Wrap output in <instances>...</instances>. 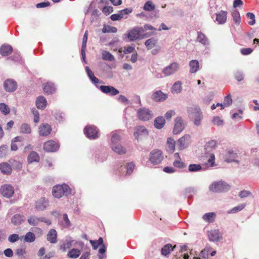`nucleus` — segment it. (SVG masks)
I'll list each match as a JSON object with an SVG mask.
<instances>
[{"mask_svg": "<svg viewBox=\"0 0 259 259\" xmlns=\"http://www.w3.org/2000/svg\"><path fill=\"white\" fill-rule=\"evenodd\" d=\"M71 193L70 187L66 184L56 185L53 188L52 194L54 197L60 198L63 195L68 196Z\"/></svg>", "mask_w": 259, "mask_h": 259, "instance_id": "obj_1", "label": "nucleus"}, {"mask_svg": "<svg viewBox=\"0 0 259 259\" xmlns=\"http://www.w3.org/2000/svg\"><path fill=\"white\" fill-rule=\"evenodd\" d=\"M230 186L223 181L214 182L209 185V190L213 193H222L229 191Z\"/></svg>", "mask_w": 259, "mask_h": 259, "instance_id": "obj_2", "label": "nucleus"}, {"mask_svg": "<svg viewBox=\"0 0 259 259\" xmlns=\"http://www.w3.org/2000/svg\"><path fill=\"white\" fill-rule=\"evenodd\" d=\"M203 118V113L200 108L197 106L194 107L192 112V119L194 124L196 126H200Z\"/></svg>", "mask_w": 259, "mask_h": 259, "instance_id": "obj_3", "label": "nucleus"}, {"mask_svg": "<svg viewBox=\"0 0 259 259\" xmlns=\"http://www.w3.org/2000/svg\"><path fill=\"white\" fill-rule=\"evenodd\" d=\"M163 159V155L161 151L159 150H154L152 151L149 155V160L153 164L160 163Z\"/></svg>", "mask_w": 259, "mask_h": 259, "instance_id": "obj_4", "label": "nucleus"}, {"mask_svg": "<svg viewBox=\"0 0 259 259\" xmlns=\"http://www.w3.org/2000/svg\"><path fill=\"white\" fill-rule=\"evenodd\" d=\"M142 30L141 27L136 26L128 30L127 33L125 35L130 40L134 41L138 39L140 36L142 35Z\"/></svg>", "mask_w": 259, "mask_h": 259, "instance_id": "obj_5", "label": "nucleus"}, {"mask_svg": "<svg viewBox=\"0 0 259 259\" xmlns=\"http://www.w3.org/2000/svg\"><path fill=\"white\" fill-rule=\"evenodd\" d=\"M84 133L91 139H96L99 137V130L94 125H87L84 128Z\"/></svg>", "mask_w": 259, "mask_h": 259, "instance_id": "obj_6", "label": "nucleus"}, {"mask_svg": "<svg viewBox=\"0 0 259 259\" xmlns=\"http://www.w3.org/2000/svg\"><path fill=\"white\" fill-rule=\"evenodd\" d=\"M14 188L11 185L4 184L1 186L0 193L2 195L7 198H11L14 194Z\"/></svg>", "mask_w": 259, "mask_h": 259, "instance_id": "obj_7", "label": "nucleus"}, {"mask_svg": "<svg viewBox=\"0 0 259 259\" xmlns=\"http://www.w3.org/2000/svg\"><path fill=\"white\" fill-rule=\"evenodd\" d=\"M137 116L140 120L147 121L152 117L151 111L146 108H142L137 110Z\"/></svg>", "mask_w": 259, "mask_h": 259, "instance_id": "obj_8", "label": "nucleus"}, {"mask_svg": "<svg viewBox=\"0 0 259 259\" xmlns=\"http://www.w3.org/2000/svg\"><path fill=\"white\" fill-rule=\"evenodd\" d=\"M174 121L173 133L175 135L179 134L184 130L186 123L180 116L177 117Z\"/></svg>", "mask_w": 259, "mask_h": 259, "instance_id": "obj_9", "label": "nucleus"}, {"mask_svg": "<svg viewBox=\"0 0 259 259\" xmlns=\"http://www.w3.org/2000/svg\"><path fill=\"white\" fill-rule=\"evenodd\" d=\"M180 67L179 64L177 62H172L164 67L162 70V73L165 76H168L175 74Z\"/></svg>", "mask_w": 259, "mask_h": 259, "instance_id": "obj_10", "label": "nucleus"}, {"mask_svg": "<svg viewBox=\"0 0 259 259\" xmlns=\"http://www.w3.org/2000/svg\"><path fill=\"white\" fill-rule=\"evenodd\" d=\"M49 204V201L48 199L41 197L35 202L34 206L37 211H44L46 209Z\"/></svg>", "mask_w": 259, "mask_h": 259, "instance_id": "obj_11", "label": "nucleus"}, {"mask_svg": "<svg viewBox=\"0 0 259 259\" xmlns=\"http://www.w3.org/2000/svg\"><path fill=\"white\" fill-rule=\"evenodd\" d=\"M60 147L59 144L53 140H50L44 145V150L49 152H54L57 151Z\"/></svg>", "mask_w": 259, "mask_h": 259, "instance_id": "obj_12", "label": "nucleus"}, {"mask_svg": "<svg viewBox=\"0 0 259 259\" xmlns=\"http://www.w3.org/2000/svg\"><path fill=\"white\" fill-rule=\"evenodd\" d=\"M4 88L7 92H13L17 89V83L13 79H8L4 81Z\"/></svg>", "mask_w": 259, "mask_h": 259, "instance_id": "obj_13", "label": "nucleus"}, {"mask_svg": "<svg viewBox=\"0 0 259 259\" xmlns=\"http://www.w3.org/2000/svg\"><path fill=\"white\" fill-rule=\"evenodd\" d=\"M98 88H99L103 93L111 96H115L119 93L117 89L112 86L101 85Z\"/></svg>", "mask_w": 259, "mask_h": 259, "instance_id": "obj_14", "label": "nucleus"}, {"mask_svg": "<svg viewBox=\"0 0 259 259\" xmlns=\"http://www.w3.org/2000/svg\"><path fill=\"white\" fill-rule=\"evenodd\" d=\"M191 143V136L185 135L178 141V145L180 149L186 148Z\"/></svg>", "mask_w": 259, "mask_h": 259, "instance_id": "obj_15", "label": "nucleus"}, {"mask_svg": "<svg viewBox=\"0 0 259 259\" xmlns=\"http://www.w3.org/2000/svg\"><path fill=\"white\" fill-rule=\"evenodd\" d=\"M167 98V95L163 93L161 91H156L151 95V99L157 102H163Z\"/></svg>", "mask_w": 259, "mask_h": 259, "instance_id": "obj_16", "label": "nucleus"}, {"mask_svg": "<svg viewBox=\"0 0 259 259\" xmlns=\"http://www.w3.org/2000/svg\"><path fill=\"white\" fill-rule=\"evenodd\" d=\"M237 155L236 152L232 150L226 151L224 156V160L226 162L230 163L232 162H236L238 163V161L236 160Z\"/></svg>", "mask_w": 259, "mask_h": 259, "instance_id": "obj_17", "label": "nucleus"}, {"mask_svg": "<svg viewBox=\"0 0 259 259\" xmlns=\"http://www.w3.org/2000/svg\"><path fill=\"white\" fill-rule=\"evenodd\" d=\"M208 237L210 241L218 242L222 239V235L219 230H213L208 232Z\"/></svg>", "mask_w": 259, "mask_h": 259, "instance_id": "obj_18", "label": "nucleus"}, {"mask_svg": "<svg viewBox=\"0 0 259 259\" xmlns=\"http://www.w3.org/2000/svg\"><path fill=\"white\" fill-rule=\"evenodd\" d=\"M85 69L87 75L92 81L93 83H94L97 88H98L99 86L98 84L99 83H102V81H100L98 78H97L95 75L93 71L90 69L89 67L86 66L85 67Z\"/></svg>", "mask_w": 259, "mask_h": 259, "instance_id": "obj_19", "label": "nucleus"}, {"mask_svg": "<svg viewBox=\"0 0 259 259\" xmlns=\"http://www.w3.org/2000/svg\"><path fill=\"white\" fill-rule=\"evenodd\" d=\"M227 12L221 11L216 14L215 21L218 24H224L226 22Z\"/></svg>", "mask_w": 259, "mask_h": 259, "instance_id": "obj_20", "label": "nucleus"}, {"mask_svg": "<svg viewBox=\"0 0 259 259\" xmlns=\"http://www.w3.org/2000/svg\"><path fill=\"white\" fill-rule=\"evenodd\" d=\"M0 171L5 175H10L12 172V166L6 162H3L0 163Z\"/></svg>", "mask_w": 259, "mask_h": 259, "instance_id": "obj_21", "label": "nucleus"}, {"mask_svg": "<svg viewBox=\"0 0 259 259\" xmlns=\"http://www.w3.org/2000/svg\"><path fill=\"white\" fill-rule=\"evenodd\" d=\"M148 135V132L144 126H138L135 128L134 135L136 139H138L141 136H146Z\"/></svg>", "mask_w": 259, "mask_h": 259, "instance_id": "obj_22", "label": "nucleus"}, {"mask_svg": "<svg viewBox=\"0 0 259 259\" xmlns=\"http://www.w3.org/2000/svg\"><path fill=\"white\" fill-rule=\"evenodd\" d=\"M25 220L24 215L20 213H17L12 217L11 223L15 226H19L22 224Z\"/></svg>", "mask_w": 259, "mask_h": 259, "instance_id": "obj_23", "label": "nucleus"}, {"mask_svg": "<svg viewBox=\"0 0 259 259\" xmlns=\"http://www.w3.org/2000/svg\"><path fill=\"white\" fill-rule=\"evenodd\" d=\"M43 90L46 94L50 95L55 93L56 89L54 83L48 82L44 84Z\"/></svg>", "mask_w": 259, "mask_h": 259, "instance_id": "obj_24", "label": "nucleus"}, {"mask_svg": "<svg viewBox=\"0 0 259 259\" xmlns=\"http://www.w3.org/2000/svg\"><path fill=\"white\" fill-rule=\"evenodd\" d=\"M52 131V128L48 123L43 124L39 127V133L41 136H46L49 135Z\"/></svg>", "mask_w": 259, "mask_h": 259, "instance_id": "obj_25", "label": "nucleus"}, {"mask_svg": "<svg viewBox=\"0 0 259 259\" xmlns=\"http://www.w3.org/2000/svg\"><path fill=\"white\" fill-rule=\"evenodd\" d=\"M47 239L51 243H56L57 242V233L56 230L51 229L47 234Z\"/></svg>", "mask_w": 259, "mask_h": 259, "instance_id": "obj_26", "label": "nucleus"}, {"mask_svg": "<svg viewBox=\"0 0 259 259\" xmlns=\"http://www.w3.org/2000/svg\"><path fill=\"white\" fill-rule=\"evenodd\" d=\"M73 242V240L71 237H67L60 246V249L63 251H66L68 248H70Z\"/></svg>", "mask_w": 259, "mask_h": 259, "instance_id": "obj_27", "label": "nucleus"}, {"mask_svg": "<svg viewBox=\"0 0 259 259\" xmlns=\"http://www.w3.org/2000/svg\"><path fill=\"white\" fill-rule=\"evenodd\" d=\"M13 51V48L11 46L8 45H3L0 48V54L3 56H8L10 55Z\"/></svg>", "mask_w": 259, "mask_h": 259, "instance_id": "obj_28", "label": "nucleus"}, {"mask_svg": "<svg viewBox=\"0 0 259 259\" xmlns=\"http://www.w3.org/2000/svg\"><path fill=\"white\" fill-rule=\"evenodd\" d=\"M47 101L44 96H40L37 98L36 106L38 109H44L47 106Z\"/></svg>", "mask_w": 259, "mask_h": 259, "instance_id": "obj_29", "label": "nucleus"}, {"mask_svg": "<svg viewBox=\"0 0 259 259\" xmlns=\"http://www.w3.org/2000/svg\"><path fill=\"white\" fill-rule=\"evenodd\" d=\"M112 150L118 154L122 155L126 153V149L120 144L111 145Z\"/></svg>", "mask_w": 259, "mask_h": 259, "instance_id": "obj_30", "label": "nucleus"}, {"mask_svg": "<svg viewBox=\"0 0 259 259\" xmlns=\"http://www.w3.org/2000/svg\"><path fill=\"white\" fill-rule=\"evenodd\" d=\"M197 41L204 46H208L209 44L208 38L205 34L201 32H197Z\"/></svg>", "mask_w": 259, "mask_h": 259, "instance_id": "obj_31", "label": "nucleus"}, {"mask_svg": "<svg viewBox=\"0 0 259 259\" xmlns=\"http://www.w3.org/2000/svg\"><path fill=\"white\" fill-rule=\"evenodd\" d=\"M190 72L194 73L199 69V63L197 60H192L189 62Z\"/></svg>", "mask_w": 259, "mask_h": 259, "instance_id": "obj_32", "label": "nucleus"}, {"mask_svg": "<svg viewBox=\"0 0 259 259\" xmlns=\"http://www.w3.org/2000/svg\"><path fill=\"white\" fill-rule=\"evenodd\" d=\"M165 123V120L163 117L159 116L154 120V126L157 129L161 128Z\"/></svg>", "mask_w": 259, "mask_h": 259, "instance_id": "obj_33", "label": "nucleus"}, {"mask_svg": "<svg viewBox=\"0 0 259 259\" xmlns=\"http://www.w3.org/2000/svg\"><path fill=\"white\" fill-rule=\"evenodd\" d=\"M27 160L29 163L38 162L39 160V156L37 152L31 151L28 156Z\"/></svg>", "mask_w": 259, "mask_h": 259, "instance_id": "obj_34", "label": "nucleus"}, {"mask_svg": "<svg viewBox=\"0 0 259 259\" xmlns=\"http://www.w3.org/2000/svg\"><path fill=\"white\" fill-rule=\"evenodd\" d=\"M176 245L172 247L170 244H167L161 248V253L163 255L166 256L174 249Z\"/></svg>", "mask_w": 259, "mask_h": 259, "instance_id": "obj_35", "label": "nucleus"}, {"mask_svg": "<svg viewBox=\"0 0 259 259\" xmlns=\"http://www.w3.org/2000/svg\"><path fill=\"white\" fill-rule=\"evenodd\" d=\"M217 142L215 140H210L206 143L204 146L206 152H209L212 150L215 149L217 146Z\"/></svg>", "mask_w": 259, "mask_h": 259, "instance_id": "obj_36", "label": "nucleus"}, {"mask_svg": "<svg viewBox=\"0 0 259 259\" xmlns=\"http://www.w3.org/2000/svg\"><path fill=\"white\" fill-rule=\"evenodd\" d=\"M216 214L214 212H207L205 213L202 219L206 222L210 223L213 222L214 221Z\"/></svg>", "mask_w": 259, "mask_h": 259, "instance_id": "obj_37", "label": "nucleus"}, {"mask_svg": "<svg viewBox=\"0 0 259 259\" xmlns=\"http://www.w3.org/2000/svg\"><path fill=\"white\" fill-rule=\"evenodd\" d=\"M182 90V83L180 81H176L171 87V92L173 93H180L181 92Z\"/></svg>", "mask_w": 259, "mask_h": 259, "instance_id": "obj_38", "label": "nucleus"}, {"mask_svg": "<svg viewBox=\"0 0 259 259\" xmlns=\"http://www.w3.org/2000/svg\"><path fill=\"white\" fill-rule=\"evenodd\" d=\"M133 12V9L132 8H127L122 10L119 11L118 13L122 19H127L128 15L131 14Z\"/></svg>", "mask_w": 259, "mask_h": 259, "instance_id": "obj_39", "label": "nucleus"}, {"mask_svg": "<svg viewBox=\"0 0 259 259\" xmlns=\"http://www.w3.org/2000/svg\"><path fill=\"white\" fill-rule=\"evenodd\" d=\"M80 251L78 249L73 248L69 251L67 256L71 258H76L80 255Z\"/></svg>", "mask_w": 259, "mask_h": 259, "instance_id": "obj_40", "label": "nucleus"}, {"mask_svg": "<svg viewBox=\"0 0 259 259\" xmlns=\"http://www.w3.org/2000/svg\"><path fill=\"white\" fill-rule=\"evenodd\" d=\"M175 141L171 138H168L167 141V150L171 153H172L175 149Z\"/></svg>", "mask_w": 259, "mask_h": 259, "instance_id": "obj_41", "label": "nucleus"}, {"mask_svg": "<svg viewBox=\"0 0 259 259\" xmlns=\"http://www.w3.org/2000/svg\"><path fill=\"white\" fill-rule=\"evenodd\" d=\"M203 169L202 166L199 164H190L188 166L190 172H197Z\"/></svg>", "mask_w": 259, "mask_h": 259, "instance_id": "obj_42", "label": "nucleus"}, {"mask_svg": "<svg viewBox=\"0 0 259 259\" xmlns=\"http://www.w3.org/2000/svg\"><path fill=\"white\" fill-rule=\"evenodd\" d=\"M92 244L94 249H97L99 246H101L103 243V239L102 237H100L98 240H92L90 241Z\"/></svg>", "mask_w": 259, "mask_h": 259, "instance_id": "obj_43", "label": "nucleus"}, {"mask_svg": "<svg viewBox=\"0 0 259 259\" xmlns=\"http://www.w3.org/2000/svg\"><path fill=\"white\" fill-rule=\"evenodd\" d=\"M27 222L31 226H37L39 224L38 217L34 215L28 217Z\"/></svg>", "mask_w": 259, "mask_h": 259, "instance_id": "obj_44", "label": "nucleus"}, {"mask_svg": "<svg viewBox=\"0 0 259 259\" xmlns=\"http://www.w3.org/2000/svg\"><path fill=\"white\" fill-rule=\"evenodd\" d=\"M102 31L104 33H116L117 31V29L114 26H111L110 25H104L102 29Z\"/></svg>", "mask_w": 259, "mask_h": 259, "instance_id": "obj_45", "label": "nucleus"}, {"mask_svg": "<svg viewBox=\"0 0 259 259\" xmlns=\"http://www.w3.org/2000/svg\"><path fill=\"white\" fill-rule=\"evenodd\" d=\"M35 240V235L31 232H27L24 238V241L26 242L31 243Z\"/></svg>", "mask_w": 259, "mask_h": 259, "instance_id": "obj_46", "label": "nucleus"}, {"mask_svg": "<svg viewBox=\"0 0 259 259\" xmlns=\"http://www.w3.org/2000/svg\"><path fill=\"white\" fill-rule=\"evenodd\" d=\"M20 130V132L23 134H30L31 132L30 126L26 123L21 124Z\"/></svg>", "mask_w": 259, "mask_h": 259, "instance_id": "obj_47", "label": "nucleus"}, {"mask_svg": "<svg viewBox=\"0 0 259 259\" xmlns=\"http://www.w3.org/2000/svg\"><path fill=\"white\" fill-rule=\"evenodd\" d=\"M157 42V40L155 38H151L145 42V45L148 50L152 49Z\"/></svg>", "mask_w": 259, "mask_h": 259, "instance_id": "obj_48", "label": "nucleus"}, {"mask_svg": "<svg viewBox=\"0 0 259 259\" xmlns=\"http://www.w3.org/2000/svg\"><path fill=\"white\" fill-rule=\"evenodd\" d=\"M0 111L4 115L9 114L10 112V109L6 104L0 103Z\"/></svg>", "mask_w": 259, "mask_h": 259, "instance_id": "obj_49", "label": "nucleus"}, {"mask_svg": "<svg viewBox=\"0 0 259 259\" xmlns=\"http://www.w3.org/2000/svg\"><path fill=\"white\" fill-rule=\"evenodd\" d=\"M121 139L120 136L117 134V132H113L111 138V145H114L118 144V142L120 141Z\"/></svg>", "mask_w": 259, "mask_h": 259, "instance_id": "obj_50", "label": "nucleus"}, {"mask_svg": "<svg viewBox=\"0 0 259 259\" xmlns=\"http://www.w3.org/2000/svg\"><path fill=\"white\" fill-rule=\"evenodd\" d=\"M63 220L61 222V225L64 228H68L71 225V223L70 220L68 218V215L66 213H64L63 215Z\"/></svg>", "mask_w": 259, "mask_h": 259, "instance_id": "obj_51", "label": "nucleus"}, {"mask_svg": "<svg viewBox=\"0 0 259 259\" xmlns=\"http://www.w3.org/2000/svg\"><path fill=\"white\" fill-rule=\"evenodd\" d=\"M102 58L104 60L112 61L114 60V57L110 52L104 51L102 52Z\"/></svg>", "mask_w": 259, "mask_h": 259, "instance_id": "obj_52", "label": "nucleus"}, {"mask_svg": "<svg viewBox=\"0 0 259 259\" xmlns=\"http://www.w3.org/2000/svg\"><path fill=\"white\" fill-rule=\"evenodd\" d=\"M196 190L195 188L193 187H189L185 190L184 195L185 196L191 198L196 193Z\"/></svg>", "mask_w": 259, "mask_h": 259, "instance_id": "obj_53", "label": "nucleus"}, {"mask_svg": "<svg viewBox=\"0 0 259 259\" xmlns=\"http://www.w3.org/2000/svg\"><path fill=\"white\" fill-rule=\"evenodd\" d=\"M8 146L3 145L0 146V158L5 157L8 154Z\"/></svg>", "mask_w": 259, "mask_h": 259, "instance_id": "obj_54", "label": "nucleus"}, {"mask_svg": "<svg viewBox=\"0 0 259 259\" xmlns=\"http://www.w3.org/2000/svg\"><path fill=\"white\" fill-rule=\"evenodd\" d=\"M234 76L236 80L238 81H241L244 79V74L241 70H237L234 73Z\"/></svg>", "mask_w": 259, "mask_h": 259, "instance_id": "obj_55", "label": "nucleus"}, {"mask_svg": "<svg viewBox=\"0 0 259 259\" xmlns=\"http://www.w3.org/2000/svg\"><path fill=\"white\" fill-rule=\"evenodd\" d=\"M155 5L151 1L147 2L143 7V9L146 11L150 12L155 9Z\"/></svg>", "mask_w": 259, "mask_h": 259, "instance_id": "obj_56", "label": "nucleus"}, {"mask_svg": "<svg viewBox=\"0 0 259 259\" xmlns=\"http://www.w3.org/2000/svg\"><path fill=\"white\" fill-rule=\"evenodd\" d=\"M211 249L210 247H206L203 250L201 251L200 256L203 259H207L208 257V254Z\"/></svg>", "mask_w": 259, "mask_h": 259, "instance_id": "obj_57", "label": "nucleus"}, {"mask_svg": "<svg viewBox=\"0 0 259 259\" xmlns=\"http://www.w3.org/2000/svg\"><path fill=\"white\" fill-rule=\"evenodd\" d=\"M233 20L236 23L239 24L240 23V16L238 11L235 10L232 13Z\"/></svg>", "mask_w": 259, "mask_h": 259, "instance_id": "obj_58", "label": "nucleus"}, {"mask_svg": "<svg viewBox=\"0 0 259 259\" xmlns=\"http://www.w3.org/2000/svg\"><path fill=\"white\" fill-rule=\"evenodd\" d=\"M245 206V204H241L236 206L228 211L229 213H235L242 210Z\"/></svg>", "mask_w": 259, "mask_h": 259, "instance_id": "obj_59", "label": "nucleus"}, {"mask_svg": "<svg viewBox=\"0 0 259 259\" xmlns=\"http://www.w3.org/2000/svg\"><path fill=\"white\" fill-rule=\"evenodd\" d=\"M106 250V247L104 244L101 246V247L99 250V254L98 255V256L99 259H104L106 257V255L105 254Z\"/></svg>", "mask_w": 259, "mask_h": 259, "instance_id": "obj_60", "label": "nucleus"}, {"mask_svg": "<svg viewBox=\"0 0 259 259\" xmlns=\"http://www.w3.org/2000/svg\"><path fill=\"white\" fill-rule=\"evenodd\" d=\"M232 103V99L230 94L228 95L225 97L223 105H224V108L225 107H228L230 106Z\"/></svg>", "mask_w": 259, "mask_h": 259, "instance_id": "obj_61", "label": "nucleus"}, {"mask_svg": "<svg viewBox=\"0 0 259 259\" xmlns=\"http://www.w3.org/2000/svg\"><path fill=\"white\" fill-rule=\"evenodd\" d=\"M173 165L175 167L179 168H183L186 166V164L181 161V159L175 160L173 162Z\"/></svg>", "mask_w": 259, "mask_h": 259, "instance_id": "obj_62", "label": "nucleus"}, {"mask_svg": "<svg viewBox=\"0 0 259 259\" xmlns=\"http://www.w3.org/2000/svg\"><path fill=\"white\" fill-rule=\"evenodd\" d=\"M135 168V164L133 162H130L127 164L126 169V174L127 175H130L133 171Z\"/></svg>", "mask_w": 259, "mask_h": 259, "instance_id": "obj_63", "label": "nucleus"}, {"mask_svg": "<svg viewBox=\"0 0 259 259\" xmlns=\"http://www.w3.org/2000/svg\"><path fill=\"white\" fill-rule=\"evenodd\" d=\"M19 239V236L17 234L10 235L8 237V240L11 243H14Z\"/></svg>", "mask_w": 259, "mask_h": 259, "instance_id": "obj_64", "label": "nucleus"}]
</instances>
